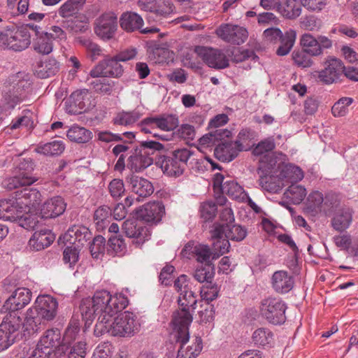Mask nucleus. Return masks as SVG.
Instances as JSON below:
<instances>
[{
  "label": "nucleus",
  "mask_w": 358,
  "mask_h": 358,
  "mask_svg": "<svg viewBox=\"0 0 358 358\" xmlns=\"http://www.w3.org/2000/svg\"><path fill=\"white\" fill-rule=\"evenodd\" d=\"M216 203L212 201H204L200 206L201 217L206 221L213 219L217 213Z\"/></svg>",
  "instance_id": "obj_61"
},
{
  "label": "nucleus",
  "mask_w": 358,
  "mask_h": 358,
  "mask_svg": "<svg viewBox=\"0 0 358 358\" xmlns=\"http://www.w3.org/2000/svg\"><path fill=\"white\" fill-rule=\"evenodd\" d=\"M23 90L19 86L5 92L0 103V111L13 110L18 103L24 100Z\"/></svg>",
  "instance_id": "obj_32"
},
{
  "label": "nucleus",
  "mask_w": 358,
  "mask_h": 358,
  "mask_svg": "<svg viewBox=\"0 0 358 358\" xmlns=\"http://www.w3.org/2000/svg\"><path fill=\"white\" fill-rule=\"evenodd\" d=\"M353 210L350 208H344L338 210L331 220V226L337 231L343 232L352 223Z\"/></svg>",
  "instance_id": "obj_35"
},
{
  "label": "nucleus",
  "mask_w": 358,
  "mask_h": 358,
  "mask_svg": "<svg viewBox=\"0 0 358 358\" xmlns=\"http://www.w3.org/2000/svg\"><path fill=\"white\" fill-rule=\"evenodd\" d=\"M91 238L90 230L83 225H74L70 227L64 236V239L76 247L84 245Z\"/></svg>",
  "instance_id": "obj_28"
},
{
  "label": "nucleus",
  "mask_w": 358,
  "mask_h": 358,
  "mask_svg": "<svg viewBox=\"0 0 358 358\" xmlns=\"http://www.w3.org/2000/svg\"><path fill=\"white\" fill-rule=\"evenodd\" d=\"M275 157H266L261 161L258 170L260 174L259 185L268 191L274 190L271 180L276 178L280 180L294 183L301 180L303 177L302 169L292 164H279Z\"/></svg>",
  "instance_id": "obj_1"
},
{
  "label": "nucleus",
  "mask_w": 358,
  "mask_h": 358,
  "mask_svg": "<svg viewBox=\"0 0 358 358\" xmlns=\"http://www.w3.org/2000/svg\"><path fill=\"white\" fill-rule=\"evenodd\" d=\"M301 10V6L297 1L289 0L286 1L284 5L280 3L278 12L286 19L294 20L300 16Z\"/></svg>",
  "instance_id": "obj_44"
},
{
  "label": "nucleus",
  "mask_w": 358,
  "mask_h": 358,
  "mask_svg": "<svg viewBox=\"0 0 358 358\" xmlns=\"http://www.w3.org/2000/svg\"><path fill=\"white\" fill-rule=\"evenodd\" d=\"M194 52L210 68L224 69L229 66V61L222 50L197 45Z\"/></svg>",
  "instance_id": "obj_10"
},
{
  "label": "nucleus",
  "mask_w": 358,
  "mask_h": 358,
  "mask_svg": "<svg viewBox=\"0 0 358 358\" xmlns=\"http://www.w3.org/2000/svg\"><path fill=\"white\" fill-rule=\"evenodd\" d=\"M252 339L256 345L270 347L273 343V334L268 328L260 327L253 332Z\"/></svg>",
  "instance_id": "obj_43"
},
{
  "label": "nucleus",
  "mask_w": 358,
  "mask_h": 358,
  "mask_svg": "<svg viewBox=\"0 0 358 358\" xmlns=\"http://www.w3.org/2000/svg\"><path fill=\"white\" fill-rule=\"evenodd\" d=\"M68 138L78 143H86L92 138V133L85 127L78 125L72 126L66 133Z\"/></svg>",
  "instance_id": "obj_40"
},
{
  "label": "nucleus",
  "mask_w": 358,
  "mask_h": 358,
  "mask_svg": "<svg viewBox=\"0 0 358 358\" xmlns=\"http://www.w3.org/2000/svg\"><path fill=\"white\" fill-rule=\"evenodd\" d=\"M92 85H93L94 91L97 93L103 95H110L114 90L115 82L103 78L102 80H96L92 82Z\"/></svg>",
  "instance_id": "obj_58"
},
{
  "label": "nucleus",
  "mask_w": 358,
  "mask_h": 358,
  "mask_svg": "<svg viewBox=\"0 0 358 358\" xmlns=\"http://www.w3.org/2000/svg\"><path fill=\"white\" fill-rule=\"evenodd\" d=\"M22 325L19 316H10L0 324V352L8 349L15 341Z\"/></svg>",
  "instance_id": "obj_12"
},
{
  "label": "nucleus",
  "mask_w": 358,
  "mask_h": 358,
  "mask_svg": "<svg viewBox=\"0 0 358 358\" xmlns=\"http://www.w3.org/2000/svg\"><path fill=\"white\" fill-rule=\"evenodd\" d=\"M120 27L127 32L139 30L143 25V20L141 15L131 11L124 12L120 17Z\"/></svg>",
  "instance_id": "obj_33"
},
{
  "label": "nucleus",
  "mask_w": 358,
  "mask_h": 358,
  "mask_svg": "<svg viewBox=\"0 0 358 358\" xmlns=\"http://www.w3.org/2000/svg\"><path fill=\"white\" fill-rule=\"evenodd\" d=\"M224 225L213 224L210 231L213 240V259H215L229 251V238L224 236Z\"/></svg>",
  "instance_id": "obj_17"
},
{
  "label": "nucleus",
  "mask_w": 358,
  "mask_h": 358,
  "mask_svg": "<svg viewBox=\"0 0 358 358\" xmlns=\"http://www.w3.org/2000/svg\"><path fill=\"white\" fill-rule=\"evenodd\" d=\"M126 181L133 193L138 197V201L150 196L154 192V187L148 180L138 176L130 174L126 178Z\"/></svg>",
  "instance_id": "obj_19"
},
{
  "label": "nucleus",
  "mask_w": 358,
  "mask_h": 358,
  "mask_svg": "<svg viewBox=\"0 0 358 358\" xmlns=\"http://www.w3.org/2000/svg\"><path fill=\"white\" fill-rule=\"evenodd\" d=\"M87 0H67L58 10L60 17L66 18L74 16L83 9Z\"/></svg>",
  "instance_id": "obj_42"
},
{
  "label": "nucleus",
  "mask_w": 358,
  "mask_h": 358,
  "mask_svg": "<svg viewBox=\"0 0 358 358\" xmlns=\"http://www.w3.org/2000/svg\"><path fill=\"white\" fill-rule=\"evenodd\" d=\"M300 26L309 31H317L322 27V21L315 15H308L302 17Z\"/></svg>",
  "instance_id": "obj_59"
},
{
  "label": "nucleus",
  "mask_w": 358,
  "mask_h": 358,
  "mask_svg": "<svg viewBox=\"0 0 358 358\" xmlns=\"http://www.w3.org/2000/svg\"><path fill=\"white\" fill-rule=\"evenodd\" d=\"M194 278L200 283H207L213 280L215 276V267L213 264H204L198 266L193 274Z\"/></svg>",
  "instance_id": "obj_45"
},
{
  "label": "nucleus",
  "mask_w": 358,
  "mask_h": 358,
  "mask_svg": "<svg viewBox=\"0 0 358 358\" xmlns=\"http://www.w3.org/2000/svg\"><path fill=\"white\" fill-rule=\"evenodd\" d=\"M171 335L176 342L180 343V347L178 351L176 358H196L200 355L203 348V343L201 337H196L191 345L185 346L186 343L189 341V331L188 338L187 340L178 338L173 332V329H171Z\"/></svg>",
  "instance_id": "obj_23"
},
{
  "label": "nucleus",
  "mask_w": 358,
  "mask_h": 358,
  "mask_svg": "<svg viewBox=\"0 0 358 358\" xmlns=\"http://www.w3.org/2000/svg\"><path fill=\"white\" fill-rule=\"evenodd\" d=\"M137 317L129 311H125L116 317H113L106 324H103L106 330L101 332H94L96 336L108 333L113 336L130 337L138 330L139 324Z\"/></svg>",
  "instance_id": "obj_4"
},
{
  "label": "nucleus",
  "mask_w": 358,
  "mask_h": 358,
  "mask_svg": "<svg viewBox=\"0 0 358 358\" xmlns=\"http://www.w3.org/2000/svg\"><path fill=\"white\" fill-rule=\"evenodd\" d=\"M247 235V231L240 225L234 223L225 228L224 236L231 241H241Z\"/></svg>",
  "instance_id": "obj_54"
},
{
  "label": "nucleus",
  "mask_w": 358,
  "mask_h": 358,
  "mask_svg": "<svg viewBox=\"0 0 358 358\" xmlns=\"http://www.w3.org/2000/svg\"><path fill=\"white\" fill-rule=\"evenodd\" d=\"M33 29L37 31V25L27 24L17 26L10 24L6 26L3 35L5 48L19 52L25 50L31 44L30 31Z\"/></svg>",
  "instance_id": "obj_5"
},
{
  "label": "nucleus",
  "mask_w": 358,
  "mask_h": 358,
  "mask_svg": "<svg viewBox=\"0 0 358 358\" xmlns=\"http://www.w3.org/2000/svg\"><path fill=\"white\" fill-rule=\"evenodd\" d=\"M311 57L303 48L301 50H294L292 52V59L294 64L301 68H308L313 65V61Z\"/></svg>",
  "instance_id": "obj_57"
},
{
  "label": "nucleus",
  "mask_w": 358,
  "mask_h": 358,
  "mask_svg": "<svg viewBox=\"0 0 358 358\" xmlns=\"http://www.w3.org/2000/svg\"><path fill=\"white\" fill-rule=\"evenodd\" d=\"M55 240V236L49 229L36 231L29 241L31 249L36 251L43 250L50 246Z\"/></svg>",
  "instance_id": "obj_31"
},
{
  "label": "nucleus",
  "mask_w": 358,
  "mask_h": 358,
  "mask_svg": "<svg viewBox=\"0 0 358 358\" xmlns=\"http://www.w3.org/2000/svg\"><path fill=\"white\" fill-rule=\"evenodd\" d=\"M66 203L61 196H55L47 199L41 206L40 214L44 219L55 218L66 210Z\"/></svg>",
  "instance_id": "obj_20"
},
{
  "label": "nucleus",
  "mask_w": 358,
  "mask_h": 358,
  "mask_svg": "<svg viewBox=\"0 0 358 358\" xmlns=\"http://www.w3.org/2000/svg\"><path fill=\"white\" fill-rule=\"evenodd\" d=\"M140 117L141 114L137 111H122L117 114L113 119V123L116 125L129 126L136 122Z\"/></svg>",
  "instance_id": "obj_53"
},
{
  "label": "nucleus",
  "mask_w": 358,
  "mask_h": 358,
  "mask_svg": "<svg viewBox=\"0 0 358 358\" xmlns=\"http://www.w3.org/2000/svg\"><path fill=\"white\" fill-rule=\"evenodd\" d=\"M94 304L95 303L93 297L92 299H84L80 303L79 307L80 314L83 317V319L85 320L86 322L88 321L92 322L95 315L99 316L98 310L95 308V306Z\"/></svg>",
  "instance_id": "obj_50"
},
{
  "label": "nucleus",
  "mask_w": 358,
  "mask_h": 358,
  "mask_svg": "<svg viewBox=\"0 0 358 358\" xmlns=\"http://www.w3.org/2000/svg\"><path fill=\"white\" fill-rule=\"evenodd\" d=\"M344 65L341 60L329 57L325 62V66L321 71L313 73V76L324 85L336 83L342 76Z\"/></svg>",
  "instance_id": "obj_11"
},
{
  "label": "nucleus",
  "mask_w": 358,
  "mask_h": 358,
  "mask_svg": "<svg viewBox=\"0 0 358 358\" xmlns=\"http://www.w3.org/2000/svg\"><path fill=\"white\" fill-rule=\"evenodd\" d=\"M223 194L228 195L231 199L245 202L247 198V193L243 187L234 180H226L224 182Z\"/></svg>",
  "instance_id": "obj_39"
},
{
  "label": "nucleus",
  "mask_w": 358,
  "mask_h": 358,
  "mask_svg": "<svg viewBox=\"0 0 358 358\" xmlns=\"http://www.w3.org/2000/svg\"><path fill=\"white\" fill-rule=\"evenodd\" d=\"M34 170L32 160L23 159L13 169V176L3 180V187L12 190L23 186H30L38 180V177L33 174Z\"/></svg>",
  "instance_id": "obj_6"
},
{
  "label": "nucleus",
  "mask_w": 358,
  "mask_h": 358,
  "mask_svg": "<svg viewBox=\"0 0 358 358\" xmlns=\"http://www.w3.org/2000/svg\"><path fill=\"white\" fill-rule=\"evenodd\" d=\"M124 69L120 61L114 56L106 58L100 62L90 73L92 78L111 77L120 78L123 75Z\"/></svg>",
  "instance_id": "obj_13"
},
{
  "label": "nucleus",
  "mask_w": 358,
  "mask_h": 358,
  "mask_svg": "<svg viewBox=\"0 0 358 358\" xmlns=\"http://www.w3.org/2000/svg\"><path fill=\"white\" fill-rule=\"evenodd\" d=\"M287 306L279 297L269 296L263 299L260 305V313L268 322L275 325L282 324L286 320Z\"/></svg>",
  "instance_id": "obj_7"
},
{
  "label": "nucleus",
  "mask_w": 358,
  "mask_h": 358,
  "mask_svg": "<svg viewBox=\"0 0 358 358\" xmlns=\"http://www.w3.org/2000/svg\"><path fill=\"white\" fill-rule=\"evenodd\" d=\"M284 194L294 204H299L306 197L307 192L304 187L294 182L289 186Z\"/></svg>",
  "instance_id": "obj_49"
},
{
  "label": "nucleus",
  "mask_w": 358,
  "mask_h": 358,
  "mask_svg": "<svg viewBox=\"0 0 358 358\" xmlns=\"http://www.w3.org/2000/svg\"><path fill=\"white\" fill-rule=\"evenodd\" d=\"M164 213V206L159 201L147 203L136 211L138 220L151 224L159 222Z\"/></svg>",
  "instance_id": "obj_16"
},
{
  "label": "nucleus",
  "mask_w": 358,
  "mask_h": 358,
  "mask_svg": "<svg viewBox=\"0 0 358 358\" xmlns=\"http://www.w3.org/2000/svg\"><path fill=\"white\" fill-rule=\"evenodd\" d=\"M182 253L188 258H194L201 264H212L211 257L213 253L207 245L189 241L185 245Z\"/></svg>",
  "instance_id": "obj_18"
},
{
  "label": "nucleus",
  "mask_w": 358,
  "mask_h": 358,
  "mask_svg": "<svg viewBox=\"0 0 358 358\" xmlns=\"http://www.w3.org/2000/svg\"><path fill=\"white\" fill-rule=\"evenodd\" d=\"M216 34L224 41L236 45L243 43L248 36L246 29L229 24H221L217 29Z\"/></svg>",
  "instance_id": "obj_15"
},
{
  "label": "nucleus",
  "mask_w": 358,
  "mask_h": 358,
  "mask_svg": "<svg viewBox=\"0 0 358 358\" xmlns=\"http://www.w3.org/2000/svg\"><path fill=\"white\" fill-rule=\"evenodd\" d=\"M275 148V139L273 136H269L265 139L262 140L259 142L257 145L252 150V153L257 156L264 155L263 157L260 159L259 164L261 161L264 159L266 157H274L273 155L270 154H267L271 151H273Z\"/></svg>",
  "instance_id": "obj_47"
},
{
  "label": "nucleus",
  "mask_w": 358,
  "mask_h": 358,
  "mask_svg": "<svg viewBox=\"0 0 358 358\" xmlns=\"http://www.w3.org/2000/svg\"><path fill=\"white\" fill-rule=\"evenodd\" d=\"M353 99L342 97L332 106L331 113L334 117H343L348 112V107L352 103Z\"/></svg>",
  "instance_id": "obj_55"
},
{
  "label": "nucleus",
  "mask_w": 358,
  "mask_h": 358,
  "mask_svg": "<svg viewBox=\"0 0 358 358\" xmlns=\"http://www.w3.org/2000/svg\"><path fill=\"white\" fill-rule=\"evenodd\" d=\"M108 245L109 249L111 250L116 255L122 256L127 252L126 243L121 236H111L108 238Z\"/></svg>",
  "instance_id": "obj_56"
},
{
  "label": "nucleus",
  "mask_w": 358,
  "mask_h": 358,
  "mask_svg": "<svg viewBox=\"0 0 358 358\" xmlns=\"http://www.w3.org/2000/svg\"><path fill=\"white\" fill-rule=\"evenodd\" d=\"M153 162L152 157L149 156L148 152L142 151L138 147L130 152V155L127 159V166L132 172H141Z\"/></svg>",
  "instance_id": "obj_24"
},
{
  "label": "nucleus",
  "mask_w": 358,
  "mask_h": 358,
  "mask_svg": "<svg viewBox=\"0 0 358 358\" xmlns=\"http://www.w3.org/2000/svg\"><path fill=\"white\" fill-rule=\"evenodd\" d=\"M299 43L301 48L312 57L322 55L324 50L331 49L333 46V41L327 36L317 35L315 37L310 33L303 34Z\"/></svg>",
  "instance_id": "obj_8"
},
{
  "label": "nucleus",
  "mask_w": 358,
  "mask_h": 358,
  "mask_svg": "<svg viewBox=\"0 0 358 358\" xmlns=\"http://www.w3.org/2000/svg\"><path fill=\"white\" fill-rule=\"evenodd\" d=\"M93 298L95 303L94 305L99 314L94 332L99 333L106 330L103 324H106L129 304L128 298L124 294L115 293L112 295L107 290L96 291Z\"/></svg>",
  "instance_id": "obj_3"
},
{
  "label": "nucleus",
  "mask_w": 358,
  "mask_h": 358,
  "mask_svg": "<svg viewBox=\"0 0 358 358\" xmlns=\"http://www.w3.org/2000/svg\"><path fill=\"white\" fill-rule=\"evenodd\" d=\"M31 292L24 287L15 289L12 295L6 301L3 308L9 312H15L23 308L31 301Z\"/></svg>",
  "instance_id": "obj_22"
},
{
  "label": "nucleus",
  "mask_w": 358,
  "mask_h": 358,
  "mask_svg": "<svg viewBox=\"0 0 358 358\" xmlns=\"http://www.w3.org/2000/svg\"><path fill=\"white\" fill-rule=\"evenodd\" d=\"M80 331V323L77 320H71L67 329L65 331L64 341L68 344L76 339Z\"/></svg>",
  "instance_id": "obj_63"
},
{
  "label": "nucleus",
  "mask_w": 358,
  "mask_h": 358,
  "mask_svg": "<svg viewBox=\"0 0 358 358\" xmlns=\"http://www.w3.org/2000/svg\"><path fill=\"white\" fill-rule=\"evenodd\" d=\"M196 303V295L190 289L179 294L178 308L173 312L169 324L178 338L182 340L188 338V329L193 320Z\"/></svg>",
  "instance_id": "obj_2"
},
{
  "label": "nucleus",
  "mask_w": 358,
  "mask_h": 358,
  "mask_svg": "<svg viewBox=\"0 0 358 358\" xmlns=\"http://www.w3.org/2000/svg\"><path fill=\"white\" fill-rule=\"evenodd\" d=\"M243 150V145L238 142H223L215 147L214 154L216 158L223 162H229L234 159Z\"/></svg>",
  "instance_id": "obj_25"
},
{
  "label": "nucleus",
  "mask_w": 358,
  "mask_h": 358,
  "mask_svg": "<svg viewBox=\"0 0 358 358\" xmlns=\"http://www.w3.org/2000/svg\"><path fill=\"white\" fill-rule=\"evenodd\" d=\"M174 156L175 159L178 160L179 164L185 169L187 166L189 160H191L192 157L195 155L194 151L190 150L187 148H180L175 150L171 152Z\"/></svg>",
  "instance_id": "obj_62"
},
{
  "label": "nucleus",
  "mask_w": 358,
  "mask_h": 358,
  "mask_svg": "<svg viewBox=\"0 0 358 358\" xmlns=\"http://www.w3.org/2000/svg\"><path fill=\"white\" fill-rule=\"evenodd\" d=\"M118 27L116 13L112 11L105 12L94 21V31L96 35L103 41L114 38Z\"/></svg>",
  "instance_id": "obj_9"
},
{
  "label": "nucleus",
  "mask_w": 358,
  "mask_h": 358,
  "mask_svg": "<svg viewBox=\"0 0 358 358\" xmlns=\"http://www.w3.org/2000/svg\"><path fill=\"white\" fill-rule=\"evenodd\" d=\"M220 287L212 281L205 283L200 289V296L202 300L210 303L219 297Z\"/></svg>",
  "instance_id": "obj_51"
},
{
  "label": "nucleus",
  "mask_w": 358,
  "mask_h": 358,
  "mask_svg": "<svg viewBox=\"0 0 358 358\" xmlns=\"http://www.w3.org/2000/svg\"><path fill=\"white\" fill-rule=\"evenodd\" d=\"M231 131L227 129H217L204 134L199 139L198 149L203 152L206 149H212L220 141L231 136Z\"/></svg>",
  "instance_id": "obj_27"
},
{
  "label": "nucleus",
  "mask_w": 358,
  "mask_h": 358,
  "mask_svg": "<svg viewBox=\"0 0 358 358\" xmlns=\"http://www.w3.org/2000/svg\"><path fill=\"white\" fill-rule=\"evenodd\" d=\"M40 29L41 27L37 26V31L36 29L32 30L36 35L33 42L34 50L41 55H49L53 50V41L51 39V36L48 34V32H41Z\"/></svg>",
  "instance_id": "obj_30"
},
{
  "label": "nucleus",
  "mask_w": 358,
  "mask_h": 358,
  "mask_svg": "<svg viewBox=\"0 0 358 358\" xmlns=\"http://www.w3.org/2000/svg\"><path fill=\"white\" fill-rule=\"evenodd\" d=\"M16 199L26 206L34 207L41 200V194L36 188H24L16 192Z\"/></svg>",
  "instance_id": "obj_37"
},
{
  "label": "nucleus",
  "mask_w": 358,
  "mask_h": 358,
  "mask_svg": "<svg viewBox=\"0 0 358 358\" xmlns=\"http://www.w3.org/2000/svg\"><path fill=\"white\" fill-rule=\"evenodd\" d=\"M69 102L74 113H80L82 110L85 111L89 108V91L83 89L73 92L69 99Z\"/></svg>",
  "instance_id": "obj_34"
},
{
  "label": "nucleus",
  "mask_w": 358,
  "mask_h": 358,
  "mask_svg": "<svg viewBox=\"0 0 358 358\" xmlns=\"http://www.w3.org/2000/svg\"><path fill=\"white\" fill-rule=\"evenodd\" d=\"M178 162L171 153L169 155L164 157L161 163V168L163 172L169 176L178 177L181 176L185 169Z\"/></svg>",
  "instance_id": "obj_38"
},
{
  "label": "nucleus",
  "mask_w": 358,
  "mask_h": 358,
  "mask_svg": "<svg viewBox=\"0 0 358 358\" xmlns=\"http://www.w3.org/2000/svg\"><path fill=\"white\" fill-rule=\"evenodd\" d=\"M41 319L37 313V310L32 308H29L27 310L24 322L22 324L24 335H31L37 332L40 329Z\"/></svg>",
  "instance_id": "obj_36"
},
{
  "label": "nucleus",
  "mask_w": 358,
  "mask_h": 358,
  "mask_svg": "<svg viewBox=\"0 0 358 358\" xmlns=\"http://www.w3.org/2000/svg\"><path fill=\"white\" fill-rule=\"evenodd\" d=\"M62 343L60 331L58 329H50L44 332L37 345L46 351H50V354L54 348L62 347L63 350L64 345H62Z\"/></svg>",
  "instance_id": "obj_29"
},
{
  "label": "nucleus",
  "mask_w": 358,
  "mask_h": 358,
  "mask_svg": "<svg viewBox=\"0 0 358 358\" xmlns=\"http://www.w3.org/2000/svg\"><path fill=\"white\" fill-rule=\"evenodd\" d=\"M113 347L110 342L100 343L96 348L92 358H111Z\"/></svg>",
  "instance_id": "obj_64"
},
{
  "label": "nucleus",
  "mask_w": 358,
  "mask_h": 358,
  "mask_svg": "<svg viewBox=\"0 0 358 358\" xmlns=\"http://www.w3.org/2000/svg\"><path fill=\"white\" fill-rule=\"evenodd\" d=\"M122 230L127 237L133 238V244L137 247L142 245L151 236L149 229L135 219L125 220Z\"/></svg>",
  "instance_id": "obj_14"
},
{
  "label": "nucleus",
  "mask_w": 358,
  "mask_h": 358,
  "mask_svg": "<svg viewBox=\"0 0 358 358\" xmlns=\"http://www.w3.org/2000/svg\"><path fill=\"white\" fill-rule=\"evenodd\" d=\"M108 189L114 199L121 198L125 192L123 180L119 178L113 179L108 185Z\"/></svg>",
  "instance_id": "obj_60"
},
{
  "label": "nucleus",
  "mask_w": 358,
  "mask_h": 358,
  "mask_svg": "<svg viewBox=\"0 0 358 358\" xmlns=\"http://www.w3.org/2000/svg\"><path fill=\"white\" fill-rule=\"evenodd\" d=\"M156 117L157 121V127L162 131H173L179 124L178 117L176 115L163 114L157 115Z\"/></svg>",
  "instance_id": "obj_48"
},
{
  "label": "nucleus",
  "mask_w": 358,
  "mask_h": 358,
  "mask_svg": "<svg viewBox=\"0 0 358 358\" xmlns=\"http://www.w3.org/2000/svg\"><path fill=\"white\" fill-rule=\"evenodd\" d=\"M111 209L107 206L99 207L94 213V222L98 231H103L108 225Z\"/></svg>",
  "instance_id": "obj_46"
},
{
  "label": "nucleus",
  "mask_w": 358,
  "mask_h": 358,
  "mask_svg": "<svg viewBox=\"0 0 358 358\" xmlns=\"http://www.w3.org/2000/svg\"><path fill=\"white\" fill-rule=\"evenodd\" d=\"M294 285V278L286 271H277L271 277V286L274 291L278 294H287L291 291Z\"/></svg>",
  "instance_id": "obj_26"
},
{
  "label": "nucleus",
  "mask_w": 358,
  "mask_h": 358,
  "mask_svg": "<svg viewBox=\"0 0 358 358\" xmlns=\"http://www.w3.org/2000/svg\"><path fill=\"white\" fill-rule=\"evenodd\" d=\"M296 40V32L293 30L287 31L283 36L279 40L280 45L276 50V53L279 56L287 55L293 47Z\"/></svg>",
  "instance_id": "obj_52"
},
{
  "label": "nucleus",
  "mask_w": 358,
  "mask_h": 358,
  "mask_svg": "<svg viewBox=\"0 0 358 358\" xmlns=\"http://www.w3.org/2000/svg\"><path fill=\"white\" fill-rule=\"evenodd\" d=\"M57 306L58 303L55 298L50 295H43L37 297L34 306L31 308L37 310L42 319L52 320L56 316Z\"/></svg>",
  "instance_id": "obj_21"
},
{
  "label": "nucleus",
  "mask_w": 358,
  "mask_h": 358,
  "mask_svg": "<svg viewBox=\"0 0 358 358\" xmlns=\"http://www.w3.org/2000/svg\"><path fill=\"white\" fill-rule=\"evenodd\" d=\"M65 149V145L62 141H53L46 143H40L37 145L36 151L38 153L47 156L60 155Z\"/></svg>",
  "instance_id": "obj_41"
}]
</instances>
